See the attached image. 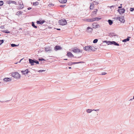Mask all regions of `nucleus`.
<instances>
[{"mask_svg":"<svg viewBox=\"0 0 134 134\" xmlns=\"http://www.w3.org/2000/svg\"><path fill=\"white\" fill-rule=\"evenodd\" d=\"M22 13V12L21 11H18L17 12V14L18 15H20Z\"/></svg>","mask_w":134,"mask_h":134,"instance_id":"obj_33","label":"nucleus"},{"mask_svg":"<svg viewBox=\"0 0 134 134\" xmlns=\"http://www.w3.org/2000/svg\"><path fill=\"white\" fill-rule=\"evenodd\" d=\"M67 0H59V2L62 3H65L67 2Z\"/></svg>","mask_w":134,"mask_h":134,"instance_id":"obj_22","label":"nucleus"},{"mask_svg":"<svg viewBox=\"0 0 134 134\" xmlns=\"http://www.w3.org/2000/svg\"><path fill=\"white\" fill-rule=\"evenodd\" d=\"M18 46V45H16V44H11V46L12 47H14L15 46Z\"/></svg>","mask_w":134,"mask_h":134,"instance_id":"obj_32","label":"nucleus"},{"mask_svg":"<svg viewBox=\"0 0 134 134\" xmlns=\"http://www.w3.org/2000/svg\"><path fill=\"white\" fill-rule=\"evenodd\" d=\"M122 5V4H120V5Z\"/></svg>","mask_w":134,"mask_h":134,"instance_id":"obj_58","label":"nucleus"},{"mask_svg":"<svg viewBox=\"0 0 134 134\" xmlns=\"http://www.w3.org/2000/svg\"><path fill=\"white\" fill-rule=\"evenodd\" d=\"M3 2L2 1H0V6H2L3 5Z\"/></svg>","mask_w":134,"mask_h":134,"instance_id":"obj_35","label":"nucleus"},{"mask_svg":"<svg viewBox=\"0 0 134 134\" xmlns=\"http://www.w3.org/2000/svg\"><path fill=\"white\" fill-rule=\"evenodd\" d=\"M67 60L68 59H64V60Z\"/></svg>","mask_w":134,"mask_h":134,"instance_id":"obj_51","label":"nucleus"},{"mask_svg":"<svg viewBox=\"0 0 134 134\" xmlns=\"http://www.w3.org/2000/svg\"><path fill=\"white\" fill-rule=\"evenodd\" d=\"M92 30V29L90 27H88L87 28V31L88 33L91 32Z\"/></svg>","mask_w":134,"mask_h":134,"instance_id":"obj_14","label":"nucleus"},{"mask_svg":"<svg viewBox=\"0 0 134 134\" xmlns=\"http://www.w3.org/2000/svg\"><path fill=\"white\" fill-rule=\"evenodd\" d=\"M1 28L2 29L4 28V26H1Z\"/></svg>","mask_w":134,"mask_h":134,"instance_id":"obj_47","label":"nucleus"},{"mask_svg":"<svg viewBox=\"0 0 134 134\" xmlns=\"http://www.w3.org/2000/svg\"><path fill=\"white\" fill-rule=\"evenodd\" d=\"M18 62H16L15 63V64H17Z\"/></svg>","mask_w":134,"mask_h":134,"instance_id":"obj_55","label":"nucleus"},{"mask_svg":"<svg viewBox=\"0 0 134 134\" xmlns=\"http://www.w3.org/2000/svg\"><path fill=\"white\" fill-rule=\"evenodd\" d=\"M84 62H72L73 64H79V63H84Z\"/></svg>","mask_w":134,"mask_h":134,"instance_id":"obj_25","label":"nucleus"},{"mask_svg":"<svg viewBox=\"0 0 134 134\" xmlns=\"http://www.w3.org/2000/svg\"><path fill=\"white\" fill-rule=\"evenodd\" d=\"M97 49L95 48L94 47H92L91 46L90 47V51H95Z\"/></svg>","mask_w":134,"mask_h":134,"instance_id":"obj_21","label":"nucleus"},{"mask_svg":"<svg viewBox=\"0 0 134 134\" xmlns=\"http://www.w3.org/2000/svg\"><path fill=\"white\" fill-rule=\"evenodd\" d=\"M68 64L69 65H71L73 64L72 62H70L68 63Z\"/></svg>","mask_w":134,"mask_h":134,"instance_id":"obj_38","label":"nucleus"},{"mask_svg":"<svg viewBox=\"0 0 134 134\" xmlns=\"http://www.w3.org/2000/svg\"><path fill=\"white\" fill-rule=\"evenodd\" d=\"M114 5H112L111 6V7H114Z\"/></svg>","mask_w":134,"mask_h":134,"instance_id":"obj_54","label":"nucleus"},{"mask_svg":"<svg viewBox=\"0 0 134 134\" xmlns=\"http://www.w3.org/2000/svg\"><path fill=\"white\" fill-rule=\"evenodd\" d=\"M7 3H8V4H10L11 3H13L15 4V5L16 4V2L15 1H10L9 0L7 2Z\"/></svg>","mask_w":134,"mask_h":134,"instance_id":"obj_11","label":"nucleus"},{"mask_svg":"<svg viewBox=\"0 0 134 134\" xmlns=\"http://www.w3.org/2000/svg\"><path fill=\"white\" fill-rule=\"evenodd\" d=\"M66 6L65 5H60V7H64Z\"/></svg>","mask_w":134,"mask_h":134,"instance_id":"obj_42","label":"nucleus"},{"mask_svg":"<svg viewBox=\"0 0 134 134\" xmlns=\"http://www.w3.org/2000/svg\"><path fill=\"white\" fill-rule=\"evenodd\" d=\"M103 43H106L108 45L109 44H113L115 46H119V44L114 41H103Z\"/></svg>","mask_w":134,"mask_h":134,"instance_id":"obj_1","label":"nucleus"},{"mask_svg":"<svg viewBox=\"0 0 134 134\" xmlns=\"http://www.w3.org/2000/svg\"><path fill=\"white\" fill-rule=\"evenodd\" d=\"M69 69H71V67H69Z\"/></svg>","mask_w":134,"mask_h":134,"instance_id":"obj_53","label":"nucleus"},{"mask_svg":"<svg viewBox=\"0 0 134 134\" xmlns=\"http://www.w3.org/2000/svg\"><path fill=\"white\" fill-rule=\"evenodd\" d=\"M98 24L96 23H93L92 24L93 27L94 28H97L98 27Z\"/></svg>","mask_w":134,"mask_h":134,"instance_id":"obj_17","label":"nucleus"},{"mask_svg":"<svg viewBox=\"0 0 134 134\" xmlns=\"http://www.w3.org/2000/svg\"><path fill=\"white\" fill-rule=\"evenodd\" d=\"M97 10H98L97 9H95L94 10L93 12V13H94L95 14H96Z\"/></svg>","mask_w":134,"mask_h":134,"instance_id":"obj_34","label":"nucleus"},{"mask_svg":"<svg viewBox=\"0 0 134 134\" xmlns=\"http://www.w3.org/2000/svg\"><path fill=\"white\" fill-rule=\"evenodd\" d=\"M107 74V73L105 72H103L102 73L101 75H105Z\"/></svg>","mask_w":134,"mask_h":134,"instance_id":"obj_40","label":"nucleus"},{"mask_svg":"<svg viewBox=\"0 0 134 134\" xmlns=\"http://www.w3.org/2000/svg\"><path fill=\"white\" fill-rule=\"evenodd\" d=\"M32 26L35 28H37V26L35 25L34 23V22H32Z\"/></svg>","mask_w":134,"mask_h":134,"instance_id":"obj_28","label":"nucleus"},{"mask_svg":"<svg viewBox=\"0 0 134 134\" xmlns=\"http://www.w3.org/2000/svg\"><path fill=\"white\" fill-rule=\"evenodd\" d=\"M72 51H73L75 53H78L79 52L81 53V51L80 50V49L77 48H74V49H73V50H72Z\"/></svg>","mask_w":134,"mask_h":134,"instance_id":"obj_5","label":"nucleus"},{"mask_svg":"<svg viewBox=\"0 0 134 134\" xmlns=\"http://www.w3.org/2000/svg\"><path fill=\"white\" fill-rule=\"evenodd\" d=\"M45 50L46 52H47L49 51L50 52L52 51L51 47H49L45 48Z\"/></svg>","mask_w":134,"mask_h":134,"instance_id":"obj_10","label":"nucleus"},{"mask_svg":"<svg viewBox=\"0 0 134 134\" xmlns=\"http://www.w3.org/2000/svg\"><path fill=\"white\" fill-rule=\"evenodd\" d=\"M46 71L45 70H40L38 71V72H43L44 71Z\"/></svg>","mask_w":134,"mask_h":134,"instance_id":"obj_37","label":"nucleus"},{"mask_svg":"<svg viewBox=\"0 0 134 134\" xmlns=\"http://www.w3.org/2000/svg\"><path fill=\"white\" fill-rule=\"evenodd\" d=\"M67 55L69 57H74V55L72 54L70 52H68L67 53Z\"/></svg>","mask_w":134,"mask_h":134,"instance_id":"obj_15","label":"nucleus"},{"mask_svg":"<svg viewBox=\"0 0 134 134\" xmlns=\"http://www.w3.org/2000/svg\"><path fill=\"white\" fill-rule=\"evenodd\" d=\"M119 20L121 22L123 23H124L125 22V20L123 17H122L121 18L120 17L119 19Z\"/></svg>","mask_w":134,"mask_h":134,"instance_id":"obj_18","label":"nucleus"},{"mask_svg":"<svg viewBox=\"0 0 134 134\" xmlns=\"http://www.w3.org/2000/svg\"><path fill=\"white\" fill-rule=\"evenodd\" d=\"M133 99H134V96H133Z\"/></svg>","mask_w":134,"mask_h":134,"instance_id":"obj_56","label":"nucleus"},{"mask_svg":"<svg viewBox=\"0 0 134 134\" xmlns=\"http://www.w3.org/2000/svg\"><path fill=\"white\" fill-rule=\"evenodd\" d=\"M80 57H78V58H80Z\"/></svg>","mask_w":134,"mask_h":134,"instance_id":"obj_57","label":"nucleus"},{"mask_svg":"<svg viewBox=\"0 0 134 134\" xmlns=\"http://www.w3.org/2000/svg\"><path fill=\"white\" fill-rule=\"evenodd\" d=\"M45 22L44 20L42 21H37V23L38 24H42Z\"/></svg>","mask_w":134,"mask_h":134,"instance_id":"obj_16","label":"nucleus"},{"mask_svg":"<svg viewBox=\"0 0 134 134\" xmlns=\"http://www.w3.org/2000/svg\"><path fill=\"white\" fill-rule=\"evenodd\" d=\"M93 111L92 109H88L86 110V111L87 113H91L92 111Z\"/></svg>","mask_w":134,"mask_h":134,"instance_id":"obj_26","label":"nucleus"},{"mask_svg":"<svg viewBox=\"0 0 134 134\" xmlns=\"http://www.w3.org/2000/svg\"><path fill=\"white\" fill-rule=\"evenodd\" d=\"M118 8L119 9H121V8H122V6H119L118 7Z\"/></svg>","mask_w":134,"mask_h":134,"instance_id":"obj_48","label":"nucleus"},{"mask_svg":"<svg viewBox=\"0 0 134 134\" xmlns=\"http://www.w3.org/2000/svg\"><path fill=\"white\" fill-rule=\"evenodd\" d=\"M99 109H93V110H94L95 111H99Z\"/></svg>","mask_w":134,"mask_h":134,"instance_id":"obj_44","label":"nucleus"},{"mask_svg":"<svg viewBox=\"0 0 134 134\" xmlns=\"http://www.w3.org/2000/svg\"><path fill=\"white\" fill-rule=\"evenodd\" d=\"M133 99H131L130 100H133Z\"/></svg>","mask_w":134,"mask_h":134,"instance_id":"obj_52","label":"nucleus"},{"mask_svg":"<svg viewBox=\"0 0 134 134\" xmlns=\"http://www.w3.org/2000/svg\"><path fill=\"white\" fill-rule=\"evenodd\" d=\"M23 59H21L20 60V61H19V63H20V62H21V60H22Z\"/></svg>","mask_w":134,"mask_h":134,"instance_id":"obj_49","label":"nucleus"},{"mask_svg":"<svg viewBox=\"0 0 134 134\" xmlns=\"http://www.w3.org/2000/svg\"><path fill=\"white\" fill-rule=\"evenodd\" d=\"M12 79L8 77L5 78L3 79L4 81L6 82L10 81Z\"/></svg>","mask_w":134,"mask_h":134,"instance_id":"obj_9","label":"nucleus"},{"mask_svg":"<svg viewBox=\"0 0 134 134\" xmlns=\"http://www.w3.org/2000/svg\"><path fill=\"white\" fill-rule=\"evenodd\" d=\"M34 63H36V64H39V63L38 61H37V60H36V59H34Z\"/></svg>","mask_w":134,"mask_h":134,"instance_id":"obj_30","label":"nucleus"},{"mask_svg":"<svg viewBox=\"0 0 134 134\" xmlns=\"http://www.w3.org/2000/svg\"><path fill=\"white\" fill-rule=\"evenodd\" d=\"M93 6H92L91 5V6H90V9H93Z\"/></svg>","mask_w":134,"mask_h":134,"instance_id":"obj_43","label":"nucleus"},{"mask_svg":"<svg viewBox=\"0 0 134 134\" xmlns=\"http://www.w3.org/2000/svg\"><path fill=\"white\" fill-rule=\"evenodd\" d=\"M29 63L31 64V66H33L34 65V59H29Z\"/></svg>","mask_w":134,"mask_h":134,"instance_id":"obj_6","label":"nucleus"},{"mask_svg":"<svg viewBox=\"0 0 134 134\" xmlns=\"http://www.w3.org/2000/svg\"><path fill=\"white\" fill-rule=\"evenodd\" d=\"M32 9V8L31 7H29L27 8V9L29 10H30V9Z\"/></svg>","mask_w":134,"mask_h":134,"instance_id":"obj_46","label":"nucleus"},{"mask_svg":"<svg viewBox=\"0 0 134 134\" xmlns=\"http://www.w3.org/2000/svg\"><path fill=\"white\" fill-rule=\"evenodd\" d=\"M131 37H127V38H126L124 39L123 40H122L123 42H125L127 41H129L130 40V38Z\"/></svg>","mask_w":134,"mask_h":134,"instance_id":"obj_19","label":"nucleus"},{"mask_svg":"<svg viewBox=\"0 0 134 134\" xmlns=\"http://www.w3.org/2000/svg\"><path fill=\"white\" fill-rule=\"evenodd\" d=\"M2 32L4 33L7 34H8L10 33V32L8 30H3L2 31Z\"/></svg>","mask_w":134,"mask_h":134,"instance_id":"obj_29","label":"nucleus"},{"mask_svg":"<svg viewBox=\"0 0 134 134\" xmlns=\"http://www.w3.org/2000/svg\"><path fill=\"white\" fill-rule=\"evenodd\" d=\"M39 61H42V60H45L43 58H40L39 59Z\"/></svg>","mask_w":134,"mask_h":134,"instance_id":"obj_41","label":"nucleus"},{"mask_svg":"<svg viewBox=\"0 0 134 134\" xmlns=\"http://www.w3.org/2000/svg\"><path fill=\"white\" fill-rule=\"evenodd\" d=\"M125 10L123 8L121 9H118V11L120 14H122L124 13Z\"/></svg>","mask_w":134,"mask_h":134,"instance_id":"obj_7","label":"nucleus"},{"mask_svg":"<svg viewBox=\"0 0 134 134\" xmlns=\"http://www.w3.org/2000/svg\"><path fill=\"white\" fill-rule=\"evenodd\" d=\"M98 41V40L97 39H94L93 42V43H96Z\"/></svg>","mask_w":134,"mask_h":134,"instance_id":"obj_31","label":"nucleus"},{"mask_svg":"<svg viewBox=\"0 0 134 134\" xmlns=\"http://www.w3.org/2000/svg\"><path fill=\"white\" fill-rule=\"evenodd\" d=\"M110 37H113V36H115V35L114 34V33H110L108 35Z\"/></svg>","mask_w":134,"mask_h":134,"instance_id":"obj_24","label":"nucleus"},{"mask_svg":"<svg viewBox=\"0 0 134 134\" xmlns=\"http://www.w3.org/2000/svg\"><path fill=\"white\" fill-rule=\"evenodd\" d=\"M108 22L110 25H111L113 23V21L111 20H108Z\"/></svg>","mask_w":134,"mask_h":134,"instance_id":"obj_23","label":"nucleus"},{"mask_svg":"<svg viewBox=\"0 0 134 134\" xmlns=\"http://www.w3.org/2000/svg\"><path fill=\"white\" fill-rule=\"evenodd\" d=\"M21 72L23 74L25 75L27 74L29 72V71L28 69H26L24 71H21Z\"/></svg>","mask_w":134,"mask_h":134,"instance_id":"obj_13","label":"nucleus"},{"mask_svg":"<svg viewBox=\"0 0 134 134\" xmlns=\"http://www.w3.org/2000/svg\"><path fill=\"white\" fill-rule=\"evenodd\" d=\"M120 18V17H117L116 18V20H119V18Z\"/></svg>","mask_w":134,"mask_h":134,"instance_id":"obj_45","label":"nucleus"},{"mask_svg":"<svg viewBox=\"0 0 134 134\" xmlns=\"http://www.w3.org/2000/svg\"><path fill=\"white\" fill-rule=\"evenodd\" d=\"M62 49V48L61 47L59 46H56L54 47V49L57 51L58 50H61Z\"/></svg>","mask_w":134,"mask_h":134,"instance_id":"obj_12","label":"nucleus"},{"mask_svg":"<svg viewBox=\"0 0 134 134\" xmlns=\"http://www.w3.org/2000/svg\"><path fill=\"white\" fill-rule=\"evenodd\" d=\"M58 23L60 25H66L67 22L66 20L65 19H61L59 21Z\"/></svg>","mask_w":134,"mask_h":134,"instance_id":"obj_4","label":"nucleus"},{"mask_svg":"<svg viewBox=\"0 0 134 134\" xmlns=\"http://www.w3.org/2000/svg\"><path fill=\"white\" fill-rule=\"evenodd\" d=\"M130 10L131 12L134 11V8H131L130 9Z\"/></svg>","mask_w":134,"mask_h":134,"instance_id":"obj_39","label":"nucleus"},{"mask_svg":"<svg viewBox=\"0 0 134 134\" xmlns=\"http://www.w3.org/2000/svg\"><path fill=\"white\" fill-rule=\"evenodd\" d=\"M39 4V3L38 2H33V5H34L36 6L37 5Z\"/></svg>","mask_w":134,"mask_h":134,"instance_id":"obj_27","label":"nucleus"},{"mask_svg":"<svg viewBox=\"0 0 134 134\" xmlns=\"http://www.w3.org/2000/svg\"><path fill=\"white\" fill-rule=\"evenodd\" d=\"M12 76L15 78L19 79L21 77L20 75L17 72H14L12 73Z\"/></svg>","mask_w":134,"mask_h":134,"instance_id":"obj_2","label":"nucleus"},{"mask_svg":"<svg viewBox=\"0 0 134 134\" xmlns=\"http://www.w3.org/2000/svg\"><path fill=\"white\" fill-rule=\"evenodd\" d=\"M90 46H86L84 48V49L87 51H90Z\"/></svg>","mask_w":134,"mask_h":134,"instance_id":"obj_8","label":"nucleus"},{"mask_svg":"<svg viewBox=\"0 0 134 134\" xmlns=\"http://www.w3.org/2000/svg\"><path fill=\"white\" fill-rule=\"evenodd\" d=\"M24 7V6L23 4V3H22V4L21 5V3L19 4V6L18 7V8L19 9H21L23 8Z\"/></svg>","mask_w":134,"mask_h":134,"instance_id":"obj_20","label":"nucleus"},{"mask_svg":"<svg viewBox=\"0 0 134 134\" xmlns=\"http://www.w3.org/2000/svg\"><path fill=\"white\" fill-rule=\"evenodd\" d=\"M4 41V40H0V45L3 43Z\"/></svg>","mask_w":134,"mask_h":134,"instance_id":"obj_36","label":"nucleus"},{"mask_svg":"<svg viewBox=\"0 0 134 134\" xmlns=\"http://www.w3.org/2000/svg\"><path fill=\"white\" fill-rule=\"evenodd\" d=\"M101 19V18H97L96 17L94 18L90 19H86L85 20V21H86L87 22H93L94 21H95L96 20L97 21H98L100 20Z\"/></svg>","mask_w":134,"mask_h":134,"instance_id":"obj_3","label":"nucleus"},{"mask_svg":"<svg viewBox=\"0 0 134 134\" xmlns=\"http://www.w3.org/2000/svg\"><path fill=\"white\" fill-rule=\"evenodd\" d=\"M57 29L58 30H60V29Z\"/></svg>","mask_w":134,"mask_h":134,"instance_id":"obj_50","label":"nucleus"}]
</instances>
